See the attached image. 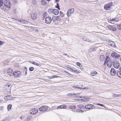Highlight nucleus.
<instances>
[{
  "instance_id": "f257e3e1",
  "label": "nucleus",
  "mask_w": 121,
  "mask_h": 121,
  "mask_svg": "<svg viewBox=\"0 0 121 121\" xmlns=\"http://www.w3.org/2000/svg\"><path fill=\"white\" fill-rule=\"evenodd\" d=\"M106 59L105 60L104 65H106L107 64V66L109 68L111 67L113 64L112 60L108 56H107L106 57Z\"/></svg>"
},
{
  "instance_id": "f03ea898",
  "label": "nucleus",
  "mask_w": 121,
  "mask_h": 121,
  "mask_svg": "<svg viewBox=\"0 0 121 121\" xmlns=\"http://www.w3.org/2000/svg\"><path fill=\"white\" fill-rule=\"evenodd\" d=\"M113 64L114 67L116 69L118 68L120 66V64L116 59L113 60Z\"/></svg>"
},
{
  "instance_id": "7ed1b4c3",
  "label": "nucleus",
  "mask_w": 121,
  "mask_h": 121,
  "mask_svg": "<svg viewBox=\"0 0 121 121\" xmlns=\"http://www.w3.org/2000/svg\"><path fill=\"white\" fill-rule=\"evenodd\" d=\"M48 11L49 13H52L55 15H58L59 13V11L57 9H48Z\"/></svg>"
},
{
  "instance_id": "20e7f679",
  "label": "nucleus",
  "mask_w": 121,
  "mask_h": 121,
  "mask_svg": "<svg viewBox=\"0 0 121 121\" xmlns=\"http://www.w3.org/2000/svg\"><path fill=\"white\" fill-rule=\"evenodd\" d=\"M22 75V73L20 71L17 70L13 73V75L16 77H19Z\"/></svg>"
},
{
  "instance_id": "39448f33",
  "label": "nucleus",
  "mask_w": 121,
  "mask_h": 121,
  "mask_svg": "<svg viewBox=\"0 0 121 121\" xmlns=\"http://www.w3.org/2000/svg\"><path fill=\"white\" fill-rule=\"evenodd\" d=\"M106 27L109 30L112 31H114L116 30V28L113 26L108 25Z\"/></svg>"
},
{
  "instance_id": "423d86ee",
  "label": "nucleus",
  "mask_w": 121,
  "mask_h": 121,
  "mask_svg": "<svg viewBox=\"0 0 121 121\" xmlns=\"http://www.w3.org/2000/svg\"><path fill=\"white\" fill-rule=\"evenodd\" d=\"M52 21V19L51 17H46L45 20V22L48 24H50Z\"/></svg>"
},
{
  "instance_id": "0eeeda50",
  "label": "nucleus",
  "mask_w": 121,
  "mask_h": 121,
  "mask_svg": "<svg viewBox=\"0 0 121 121\" xmlns=\"http://www.w3.org/2000/svg\"><path fill=\"white\" fill-rule=\"evenodd\" d=\"M112 6L111 3H108L105 4L104 7V9L106 10H109Z\"/></svg>"
},
{
  "instance_id": "6e6552de",
  "label": "nucleus",
  "mask_w": 121,
  "mask_h": 121,
  "mask_svg": "<svg viewBox=\"0 0 121 121\" xmlns=\"http://www.w3.org/2000/svg\"><path fill=\"white\" fill-rule=\"evenodd\" d=\"M111 56L112 57L115 58H119L120 57L119 55L117 54V53L115 52H113L112 53Z\"/></svg>"
},
{
  "instance_id": "1a4fd4ad",
  "label": "nucleus",
  "mask_w": 121,
  "mask_h": 121,
  "mask_svg": "<svg viewBox=\"0 0 121 121\" xmlns=\"http://www.w3.org/2000/svg\"><path fill=\"white\" fill-rule=\"evenodd\" d=\"M95 106L92 104H89L86 105L85 107V108L87 109H90L94 108Z\"/></svg>"
},
{
  "instance_id": "9d476101",
  "label": "nucleus",
  "mask_w": 121,
  "mask_h": 121,
  "mask_svg": "<svg viewBox=\"0 0 121 121\" xmlns=\"http://www.w3.org/2000/svg\"><path fill=\"white\" fill-rule=\"evenodd\" d=\"M74 9L73 8L70 9L67 12V15L68 16H70V15L73 13L74 11Z\"/></svg>"
},
{
  "instance_id": "9b49d317",
  "label": "nucleus",
  "mask_w": 121,
  "mask_h": 121,
  "mask_svg": "<svg viewBox=\"0 0 121 121\" xmlns=\"http://www.w3.org/2000/svg\"><path fill=\"white\" fill-rule=\"evenodd\" d=\"M38 110L36 108H34V109L31 110L30 113L32 114H35L37 113L38 112Z\"/></svg>"
},
{
  "instance_id": "f8f14e48",
  "label": "nucleus",
  "mask_w": 121,
  "mask_h": 121,
  "mask_svg": "<svg viewBox=\"0 0 121 121\" xmlns=\"http://www.w3.org/2000/svg\"><path fill=\"white\" fill-rule=\"evenodd\" d=\"M13 70L11 68L8 69L7 70V73L10 76L13 75Z\"/></svg>"
},
{
  "instance_id": "ddd939ff",
  "label": "nucleus",
  "mask_w": 121,
  "mask_h": 121,
  "mask_svg": "<svg viewBox=\"0 0 121 121\" xmlns=\"http://www.w3.org/2000/svg\"><path fill=\"white\" fill-rule=\"evenodd\" d=\"M37 13H34L33 14H31V18L33 20H35L37 18Z\"/></svg>"
},
{
  "instance_id": "4468645a",
  "label": "nucleus",
  "mask_w": 121,
  "mask_h": 121,
  "mask_svg": "<svg viewBox=\"0 0 121 121\" xmlns=\"http://www.w3.org/2000/svg\"><path fill=\"white\" fill-rule=\"evenodd\" d=\"M110 74L112 76H114L116 73V71L114 69L112 68H111V69L110 71Z\"/></svg>"
},
{
  "instance_id": "2eb2a0df",
  "label": "nucleus",
  "mask_w": 121,
  "mask_h": 121,
  "mask_svg": "<svg viewBox=\"0 0 121 121\" xmlns=\"http://www.w3.org/2000/svg\"><path fill=\"white\" fill-rule=\"evenodd\" d=\"M68 69H70L71 71H72L73 72H74L76 73H80V71L78 70H75L74 69H73V68H70V67H68Z\"/></svg>"
},
{
  "instance_id": "dca6fc26",
  "label": "nucleus",
  "mask_w": 121,
  "mask_h": 121,
  "mask_svg": "<svg viewBox=\"0 0 121 121\" xmlns=\"http://www.w3.org/2000/svg\"><path fill=\"white\" fill-rule=\"evenodd\" d=\"M73 86V88H75L76 89H82L83 90L85 89H87V87H84L82 88V87H78L77 86Z\"/></svg>"
},
{
  "instance_id": "f3484780",
  "label": "nucleus",
  "mask_w": 121,
  "mask_h": 121,
  "mask_svg": "<svg viewBox=\"0 0 121 121\" xmlns=\"http://www.w3.org/2000/svg\"><path fill=\"white\" fill-rule=\"evenodd\" d=\"M82 40L85 41H86L89 42H91V40H90L89 39L86 38L85 36H83L82 38Z\"/></svg>"
},
{
  "instance_id": "a211bd4d",
  "label": "nucleus",
  "mask_w": 121,
  "mask_h": 121,
  "mask_svg": "<svg viewBox=\"0 0 121 121\" xmlns=\"http://www.w3.org/2000/svg\"><path fill=\"white\" fill-rule=\"evenodd\" d=\"M119 70V71L117 72V74L118 76L121 78V67L120 68Z\"/></svg>"
},
{
  "instance_id": "6ab92c4d",
  "label": "nucleus",
  "mask_w": 121,
  "mask_h": 121,
  "mask_svg": "<svg viewBox=\"0 0 121 121\" xmlns=\"http://www.w3.org/2000/svg\"><path fill=\"white\" fill-rule=\"evenodd\" d=\"M106 59V58H105V56L104 55H101L99 57V59L100 61H104Z\"/></svg>"
},
{
  "instance_id": "aec40b11",
  "label": "nucleus",
  "mask_w": 121,
  "mask_h": 121,
  "mask_svg": "<svg viewBox=\"0 0 121 121\" xmlns=\"http://www.w3.org/2000/svg\"><path fill=\"white\" fill-rule=\"evenodd\" d=\"M8 1L5 0L4 2V4L5 6H6L7 8H9L10 7V4H8Z\"/></svg>"
},
{
  "instance_id": "412c9836",
  "label": "nucleus",
  "mask_w": 121,
  "mask_h": 121,
  "mask_svg": "<svg viewBox=\"0 0 121 121\" xmlns=\"http://www.w3.org/2000/svg\"><path fill=\"white\" fill-rule=\"evenodd\" d=\"M4 99L7 100H10L12 99V96L10 95L5 96Z\"/></svg>"
},
{
  "instance_id": "4be33fe9",
  "label": "nucleus",
  "mask_w": 121,
  "mask_h": 121,
  "mask_svg": "<svg viewBox=\"0 0 121 121\" xmlns=\"http://www.w3.org/2000/svg\"><path fill=\"white\" fill-rule=\"evenodd\" d=\"M30 62L32 64L36 65L37 66H39L40 65V64L37 63L35 62H34L33 61H30Z\"/></svg>"
},
{
  "instance_id": "5701e85b",
  "label": "nucleus",
  "mask_w": 121,
  "mask_h": 121,
  "mask_svg": "<svg viewBox=\"0 0 121 121\" xmlns=\"http://www.w3.org/2000/svg\"><path fill=\"white\" fill-rule=\"evenodd\" d=\"M110 45L111 46L115 47L116 46L115 43L112 41L110 42Z\"/></svg>"
},
{
  "instance_id": "b1692460",
  "label": "nucleus",
  "mask_w": 121,
  "mask_h": 121,
  "mask_svg": "<svg viewBox=\"0 0 121 121\" xmlns=\"http://www.w3.org/2000/svg\"><path fill=\"white\" fill-rule=\"evenodd\" d=\"M21 23L26 24L27 23V22L25 20L23 19L21 20L20 21Z\"/></svg>"
},
{
  "instance_id": "393cba45",
  "label": "nucleus",
  "mask_w": 121,
  "mask_h": 121,
  "mask_svg": "<svg viewBox=\"0 0 121 121\" xmlns=\"http://www.w3.org/2000/svg\"><path fill=\"white\" fill-rule=\"evenodd\" d=\"M78 108L80 109H82L84 108V106L82 105V104L78 105Z\"/></svg>"
},
{
  "instance_id": "a878e982",
  "label": "nucleus",
  "mask_w": 121,
  "mask_h": 121,
  "mask_svg": "<svg viewBox=\"0 0 121 121\" xmlns=\"http://www.w3.org/2000/svg\"><path fill=\"white\" fill-rule=\"evenodd\" d=\"M57 17L56 16H53L52 17V21L54 22L56 21V20H57Z\"/></svg>"
},
{
  "instance_id": "bb28decb",
  "label": "nucleus",
  "mask_w": 121,
  "mask_h": 121,
  "mask_svg": "<svg viewBox=\"0 0 121 121\" xmlns=\"http://www.w3.org/2000/svg\"><path fill=\"white\" fill-rule=\"evenodd\" d=\"M97 73V72L96 71H93L91 72V74L92 76H94Z\"/></svg>"
},
{
  "instance_id": "cd10ccee",
  "label": "nucleus",
  "mask_w": 121,
  "mask_h": 121,
  "mask_svg": "<svg viewBox=\"0 0 121 121\" xmlns=\"http://www.w3.org/2000/svg\"><path fill=\"white\" fill-rule=\"evenodd\" d=\"M96 48H90L89 50V51L90 52H91L94 51H95L96 50Z\"/></svg>"
},
{
  "instance_id": "c85d7f7f",
  "label": "nucleus",
  "mask_w": 121,
  "mask_h": 121,
  "mask_svg": "<svg viewBox=\"0 0 121 121\" xmlns=\"http://www.w3.org/2000/svg\"><path fill=\"white\" fill-rule=\"evenodd\" d=\"M76 112H77L83 113V111L82 110L78 109L76 110Z\"/></svg>"
},
{
  "instance_id": "c756f323",
  "label": "nucleus",
  "mask_w": 121,
  "mask_h": 121,
  "mask_svg": "<svg viewBox=\"0 0 121 121\" xmlns=\"http://www.w3.org/2000/svg\"><path fill=\"white\" fill-rule=\"evenodd\" d=\"M12 105L11 104H10L7 107V109L8 111H9L11 110L12 107Z\"/></svg>"
},
{
  "instance_id": "7c9ffc66",
  "label": "nucleus",
  "mask_w": 121,
  "mask_h": 121,
  "mask_svg": "<svg viewBox=\"0 0 121 121\" xmlns=\"http://www.w3.org/2000/svg\"><path fill=\"white\" fill-rule=\"evenodd\" d=\"M39 110L40 111H45L44 108V106H42L40 107L39 108Z\"/></svg>"
},
{
  "instance_id": "2f4dec72",
  "label": "nucleus",
  "mask_w": 121,
  "mask_h": 121,
  "mask_svg": "<svg viewBox=\"0 0 121 121\" xmlns=\"http://www.w3.org/2000/svg\"><path fill=\"white\" fill-rule=\"evenodd\" d=\"M70 108L72 109H75L76 108V107L74 105H72L69 106Z\"/></svg>"
},
{
  "instance_id": "473e14b6",
  "label": "nucleus",
  "mask_w": 121,
  "mask_h": 121,
  "mask_svg": "<svg viewBox=\"0 0 121 121\" xmlns=\"http://www.w3.org/2000/svg\"><path fill=\"white\" fill-rule=\"evenodd\" d=\"M41 3L42 5H45L47 4L46 2L44 0H42L41 2Z\"/></svg>"
},
{
  "instance_id": "72a5a7b5",
  "label": "nucleus",
  "mask_w": 121,
  "mask_h": 121,
  "mask_svg": "<svg viewBox=\"0 0 121 121\" xmlns=\"http://www.w3.org/2000/svg\"><path fill=\"white\" fill-rule=\"evenodd\" d=\"M61 109H63V108H66V106L64 105H62L60 106Z\"/></svg>"
},
{
  "instance_id": "f704fd0d",
  "label": "nucleus",
  "mask_w": 121,
  "mask_h": 121,
  "mask_svg": "<svg viewBox=\"0 0 121 121\" xmlns=\"http://www.w3.org/2000/svg\"><path fill=\"white\" fill-rule=\"evenodd\" d=\"M3 0H0V7H1L3 5Z\"/></svg>"
},
{
  "instance_id": "c9c22d12",
  "label": "nucleus",
  "mask_w": 121,
  "mask_h": 121,
  "mask_svg": "<svg viewBox=\"0 0 121 121\" xmlns=\"http://www.w3.org/2000/svg\"><path fill=\"white\" fill-rule=\"evenodd\" d=\"M113 96L114 97H121V95H117L116 94H114Z\"/></svg>"
},
{
  "instance_id": "e433bc0d",
  "label": "nucleus",
  "mask_w": 121,
  "mask_h": 121,
  "mask_svg": "<svg viewBox=\"0 0 121 121\" xmlns=\"http://www.w3.org/2000/svg\"><path fill=\"white\" fill-rule=\"evenodd\" d=\"M31 118V116H29L27 118V121H30Z\"/></svg>"
},
{
  "instance_id": "4c0bfd02",
  "label": "nucleus",
  "mask_w": 121,
  "mask_h": 121,
  "mask_svg": "<svg viewBox=\"0 0 121 121\" xmlns=\"http://www.w3.org/2000/svg\"><path fill=\"white\" fill-rule=\"evenodd\" d=\"M57 5L56 7L59 10L60 9V8L59 6V4L58 3H57Z\"/></svg>"
},
{
  "instance_id": "58836bf2",
  "label": "nucleus",
  "mask_w": 121,
  "mask_h": 121,
  "mask_svg": "<svg viewBox=\"0 0 121 121\" xmlns=\"http://www.w3.org/2000/svg\"><path fill=\"white\" fill-rule=\"evenodd\" d=\"M60 16L62 17H63L64 16L63 13L61 11L60 12Z\"/></svg>"
},
{
  "instance_id": "ea45409f",
  "label": "nucleus",
  "mask_w": 121,
  "mask_h": 121,
  "mask_svg": "<svg viewBox=\"0 0 121 121\" xmlns=\"http://www.w3.org/2000/svg\"><path fill=\"white\" fill-rule=\"evenodd\" d=\"M29 70L30 71H32L34 70V68L33 67H31L30 68H29Z\"/></svg>"
},
{
  "instance_id": "a19ab883",
  "label": "nucleus",
  "mask_w": 121,
  "mask_h": 121,
  "mask_svg": "<svg viewBox=\"0 0 121 121\" xmlns=\"http://www.w3.org/2000/svg\"><path fill=\"white\" fill-rule=\"evenodd\" d=\"M117 27L119 29L121 30V24L117 26Z\"/></svg>"
},
{
  "instance_id": "79ce46f5",
  "label": "nucleus",
  "mask_w": 121,
  "mask_h": 121,
  "mask_svg": "<svg viewBox=\"0 0 121 121\" xmlns=\"http://www.w3.org/2000/svg\"><path fill=\"white\" fill-rule=\"evenodd\" d=\"M27 69L26 67H25L23 69V71L24 72H27Z\"/></svg>"
},
{
  "instance_id": "37998d69",
  "label": "nucleus",
  "mask_w": 121,
  "mask_h": 121,
  "mask_svg": "<svg viewBox=\"0 0 121 121\" xmlns=\"http://www.w3.org/2000/svg\"><path fill=\"white\" fill-rule=\"evenodd\" d=\"M76 64L77 66H78L80 67V65H81V63L79 62H77L76 63Z\"/></svg>"
},
{
  "instance_id": "c03bdc74",
  "label": "nucleus",
  "mask_w": 121,
  "mask_h": 121,
  "mask_svg": "<svg viewBox=\"0 0 121 121\" xmlns=\"http://www.w3.org/2000/svg\"><path fill=\"white\" fill-rule=\"evenodd\" d=\"M14 19L15 21L16 22H17V21L20 22L21 21V19H15L14 18H13Z\"/></svg>"
},
{
  "instance_id": "a18cd8bd",
  "label": "nucleus",
  "mask_w": 121,
  "mask_h": 121,
  "mask_svg": "<svg viewBox=\"0 0 121 121\" xmlns=\"http://www.w3.org/2000/svg\"><path fill=\"white\" fill-rule=\"evenodd\" d=\"M108 21L109 23H113L112 22V20L111 19H108Z\"/></svg>"
},
{
  "instance_id": "49530a36",
  "label": "nucleus",
  "mask_w": 121,
  "mask_h": 121,
  "mask_svg": "<svg viewBox=\"0 0 121 121\" xmlns=\"http://www.w3.org/2000/svg\"><path fill=\"white\" fill-rule=\"evenodd\" d=\"M97 104L98 105H99V106H101L102 107H104V105L103 104Z\"/></svg>"
},
{
  "instance_id": "de8ad7c7",
  "label": "nucleus",
  "mask_w": 121,
  "mask_h": 121,
  "mask_svg": "<svg viewBox=\"0 0 121 121\" xmlns=\"http://www.w3.org/2000/svg\"><path fill=\"white\" fill-rule=\"evenodd\" d=\"M67 95L68 96H72L73 95H72V94H71L70 93L67 94Z\"/></svg>"
},
{
  "instance_id": "09e8293b",
  "label": "nucleus",
  "mask_w": 121,
  "mask_h": 121,
  "mask_svg": "<svg viewBox=\"0 0 121 121\" xmlns=\"http://www.w3.org/2000/svg\"><path fill=\"white\" fill-rule=\"evenodd\" d=\"M52 78H58V76L57 75H54L53 76H52Z\"/></svg>"
},
{
  "instance_id": "8fccbe9b",
  "label": "nucleus",
  "mask_w": 121,
  "mask_h": 121,
  "mask_svg": "<svg viewBox=\"0 0 121 121\" xmlns=\"http://www.w3.org/2000/svg\"><path fill=\"white\" fill-rule=\"evenodd\" d=\"M79 94V93H78L76 94H73L72 95H73V96H74V95H75L76 96H77Z\"/></svg>"
},
{
  "instance_id": "3c124183",
  "label": "nucleus",
  "mask_w": 121,
  "mask_h": 121,
  "mask_svg": "<svg viewBox=\"0 0 121 121\" xmlns=\"http://www.w3.org/2000/svg\"><path fill=\"white\" fill-rule=\"evenodd\" d=\"M44 108L45 111L48 109V108L44 106Z\"/></svg>"
},
{
  "instance_id": "603ef678",
  "label": "nucleus",
  "mask_w": 121,
  "mask_h": 121,
  "mask_svg": "<svg viewBox=\"0 0 121 121\" xmlns=\"http://www.w3.org/2000/svg\"><path fill=\"white\" fill-rule=\"evenodd\" d=\"M4 43L1 41H0V45H2L3 44H4Z\"/></svg>"
},
{
  "instance_id": "864d4df0",
  "label": "nucleus",
  "mask_w": 121,
  "mask_h": 121,
  "mask_svg": "<svg viewBox=\"0 0 121 121\" xmlns=\"http://www.w3.org/2000/svg\"><path fill=\"white\" fill-rule=\"evenodd\" d=\"M83 99H78L77 100V101H82V100Z\"/></svg>"
},
{
  "instance_id": "5fc2aeb1",
  "label": "nucleus",
  "mask_w": 121,
  "mask_h": 121,
  "mask_svg": "<svg viewBox=\"0 0 121 121\" xmlns=\"http://www.w3.org/2000/svg\"><path fill=\"white\" fill-rule=\"evenodd\" d=\"M6 87L7 88H9L10 86V85H6Z\"/></svg>"
},
{
  "instance_id": "6e6d98bb",
  "label": "nucleus",
  "mask_w": 121,
  "mask_h": 121,
  "mask_svg": "<svg viewBox=\"0 0 121 121\" xmlns=\"http://www.w3.org/2000/svg\"><path fill=\"white\" fill-rule=\"evenodd\" d=\"M61 109L60 106H58L57 108V109Z\"/></svg>"
},
{
  "instance_id": "4d7b16f0",
  "label": "nucleus",
  "mask_w": 121,
  "mask_h": 121,
  "mask_svg": "<svg viewBox=\"0 0 121 121\" xmlns=\"http://www.w3.org/2000/svg\"><path fill=\"white\" fill-rule=\"evenodd\" d=\"M112 22H113L114 21H116L115 20V19H112Z\"/></svg>"
},
{
  "instance_id": "13d9d810",
  "label": "nucleus",
  "mask_w": 121,
  "mask_h": 121,
  "mask_svg": "<svg viewBox=\"0 0 121 121\" xmlns=\"http://www.w3.org/2000/svg\"><path fill=\"white\" fill-rule=\"evenodd\" d=\"M3 108V106H1L0 107V110L2 109Z\"/></svg>"
},
{
  "instance_id": "bf43d9fd",
  "label": "nucleus",
  "mask_w": 121,
  "mask_h": 121,
  "mask_svg": "<svg viewBox=\"0 0 121 121\" xmlns=\"http://www.w3.org/2000/svg\"><path fill=\"white\" fill-rule=\"evenodd\" d=\"M46 13L45 12H44L43 14V17L45 16V15L46 14Z\"/></svg>"
},
{
  "instance_id": "052dcab7",
  "label": "nucleus",
  "mask_w": 121,
  "mask_h": 121,
  "mask_svg": "<svg viewBox=\"0 0 121 121\" xmlns=\"http://www.w3.org/2000/svg\"><path fill=\"white\" fill-rule=\"evenodd\" d=\"M49 78L50 79H51L52 78V76H50L49 77Z\"/></svg>"
},
{
  "instance_id": "680f3d73",
  "label": "nucleus",
  "mask_w": 121,
  "mask_h": 121,
  "mask_svg": "<svg viewBox=\"0 0 121 121\" xmlns=\"http://www.w3.org/2000/svg\"><path fill=\"white\" fill-rule=\"evenodd\" d=\"M8 4L7 5L9 4H11V3L10 2H9V1H8Z\"/></svg>"
},
{
  "instance_id": "e2e57ef3",
  "label": "nucleus",
  "mask_w": 121,
  "mask_h": 121,
  "mask_svg": "<svg viewBox=\"0 0 121 121\" xmlns=\"http://www.w3.org/2000/svg\"><path fill=\"white\" fill-rule=\"evenodd\" d=\"M59 0H55V1H56V2H59Z\"/></svg>"
},
{
  "instance_id": "0e129e2a",
  "label": "nucleus",
  "mask_w": 121,
  "mask_h": 121,
  "mask_svg": "<svg viewBox=\"0 0 121 121\" xmlns=\"http://www.w3.org/2000/svg\"><path fill=\"white\" fill-rule=\"evenodd\" d=\"M65 72L66 73H68L70 75H71V74H70V73H68V72H66V71Z\"/></svg>"
},
{
  "instance_id": "69168bd1",
  "label": "nucleus",
  "mask_w": 121,
  "mask_h": 121,
  "mask_svg": "<svg viewBox=\"0 0 121 121\" xmlns=\"http://www.w3.org/2000/svg\"><path fill=\"white\" fill-rule=\"evenodd\" d=\"M84 97L80 96V97H79V98H84Z\"/></svg>"
},
{
  "instance_id": "338daca9",
  "label": "nucleus",
  "mask_w": 121,
  "mask_h": 121,
  "mask_svg": "<svg viewBox=\"0 0 121 121\" xmlns=\"http://www.w3.org/2000/svg\"><path fill=\"white\" fill-rule=\"evenodd\" d=\"M25 75H27V72H25Z\"/></svg>"
},
{
  "instance_id": "774afa93",
  "label": "nucleus",
  "mask_w": 121,
  "mask_h": 121,
  "mask_svg": "<svg viewBox=\"0 0 121 121\" xmlns=\"http://www.w3.org/2000/svg\"><path fill=\"white\" fill-rule=\"evenodd\" d=\"M1 9L3 10H4V8H1Z\"/></svg>"
}]
</instances>
